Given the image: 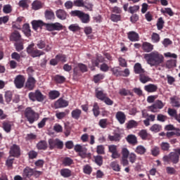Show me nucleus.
<instances>
[{
	"label": "nucleus",
	"instance_id": "nucleus-38",
	"mask_svg": "<svg viewBox=\"0 0 180 180\" xmlns=\"http://www.w3.org/2000/svg\"><path fill=\"white\" fill-rule=\"evenodd\" d=\"M32 6L34 11H39V9H41V8H43V4L39 1H34L32 4Z\"/></svg>",
	"mask_w": 180,
	"mask_h": 180
},
{
	"label": "nucleus",
	"instance_id": "nucleus-28",
	"mask_svg": "<svg viewBox=\"0 0 180 180\" xmlns=\"http://www.w3.org/2000/svg\"><path fill=\"white\" fill-rule=\"evenodd\" d=\"M127 141L129 143V144H132V146H136L137 144V137L136 135L130 134L128 135L126 138Z\"/></svg>",
	"mask_w": 180,
	"mask_h": 180
},
{
	"label": "nucleus",
	"instance_id": "nucleus-59",
	"mask_svg": "<svg viewBox=\"0 0 180 180\" xmlns=\"http://www.w3.org/2000/svg\"><path fill=\"white\" fill-rule=\"evenodd\" d=\"M87 151L88 149L86 148H84L83 150L79 152V157H81V158H86V157H88V154H86Z\"/></svg>",
	"mask_w": 180,
	"mask_h": 180
},
{
	"label": "nucleus",
	"instance_id": "nucleus-54",
	"mask_svg": "<svg viewBox=\"0 0 180 180\" xmlns=\"http://www.w3.org/2000/svg\"><path fill=\"white\" fill-rule=\"evenodd\" d=\"M98 126L101 129H106L108 127V119H101L99 120Z\"/></svg>",
	"mask_w": 180,
	"mask_h": 180
},
{
	"label": "nucleus",
	"instance_id": "nucleus-1",
	"mask_svg": "<svg viewBox=\"0 0 180 180\" xmlns=\"http://www.w3.org/2000/svg\"><path fill=\"white\" fill-rule=\"evenodd\" d=\"M143 57L150 67H158L164 63V56L157 51L146 53Z\"/></svg>",
	"mask_w": 180,
	"mask_h": 180
},
{
	"label": "nucleus",
	"instance_id": "nucleus-5",
	"mask_svg": "<svg viewBox=\"0 0 180 180\" xmlns=\"http://www.w3.org/2000/svg\"><path fill=\"white\" fill-rule=\"evenodd\" d=\"M45 27L48 32H54V30L60 32V30L64 29V26L60 22L46 23L45 24Z\"/></svg>",
	"mask_w": 180,
	"mask_h": 180
},
{
	"label": "nucleus",
	"instance_id": "nucleus-6",
	"mask_svg": "<svg viewBox=\"0 0 180 180\" xmlns=\"http://www.w3.org/2000/svg\"><path fill=\"white\" fill-rule=\"evenodd\" d=\"M25 117L32 124V123H34V120L36 119V112L32 109V108L28 107L25 110Z\"/></svg>",
	"mask_w": 180,
	"mask_h": 180
},
{
	"label": "nucleus",
	"instance_id": "nucleus-57",
	"mask_svg": "<svg viewBox=\"0 0 180 180\" xmlns=\"http://www.w3.org/2000/svg\"><path fill=\"white\" fill-rule=\"evenodd\" d=\"M75 6H77L78 8H84L85 6V1L84 0H76L74 1Z\"/></svg>",
	"mask_w": 180,
	"mask_h": 180
},
{
	"label": "nucleus",
	"instance_id": "nucleus-13",
	"mask_svg": "<svg viewBox=\"0 0 180 180\" xmlns=\"http://www.w3.org/2000/svg\"><path fill=\"white\" fill-rule=\"evenodd\" d=\"M127 36L130 41H139L140 40V35L135 31L128 32Z\"/></svg>",
	"mask_w": 180,
	"mask_h": 180
},
{
	"label": "nucleus",
	"instance_id": "nucleus-43",
	"mask_svg": "<svg viewBox=\"0 0 180 180\" xmlns=\"http://www.w3.org/2000/svg\"><path fill=\"white\" fill-rule=\"evenodd\" d=\"M110 166L111 167L112 169H113V171H116V172H120V165H119V162L116 161L112 162Z\"/></svg>",
	"mask_w": 180,
	"mask_h": 180
},
{
	"label": "nucleus",
	"instance_id": "nucleus-15",
	"mask_svg": "<svg viewBox=\"0 0 180 180\" xmlns=\"http://www.w3.org/2000/svg\"><path fill=\"white\" fill-rule=\"evenodd\" d=\"M115 117L120 124H124V123L126 122V115H124V112L122 111H118L116 113Z\"/></svg>",
	"mask_w": 180,
	"mask_h": 180
},
{
	"label": "nucleus",
	"instance_id": "nucleus-53",
	"mask_svg": "<svg viewBox=\"0 0 180 180\" xmlns=\"http://www.w3.org/2000/svg\"><path fill=\"white\" fill-rule=\"evenodd\" d=\"M127 160H129V162H131V164H134V162H136V161H137V155H136L134 153H131L129 155V157L127 158Z\"/></svg>",
	"mask_w": 180,
	"mask_h": 180
},
{
	"label": "nucleus",
	"instance_id": "nucleus-3",
	"mask_svg": "<svg viewBox=\"0 0 180 180\" xmlns=\"http://www.w3.org/2000/svg\"><path fill=\"white\" fill-rule=\"evenodd\" d=\"M30 101L32 102H43L44 101V95L40 90H36L34 92H30L28 94Z\"/></svg>",
	"mask_w": 180,
	"mask_h": 180
},
{
	"label": "nucleus",
	"instance_id": "nucleus-14",
	"mask_svg": "<svg viewBox=\"0 0 180 180\" xmlns=\"http://www.w3.org/2000/svg\"><path fill=\"white\" fill-rule=\"evenodd\" d=\"M56 15L60 20H65L68 16V13L65 10L58 9L56 11Z\"/></svg>",
	"mask_w": 180,
	"mask_h": 180
},
{
	"label": "nucleus",
	"instance_id": "nucleus-34",
	"mask_svg": "<svg viewBox=\"0 0 180 180\" xmlns=\"http://www.w3.org/2000/svg\"><path fill=\"white\" fill-rule=\"evenodd\" d=\"M49 99L54 101V99H57L60 96V91L53 90L49 93Z\"/></svg>",
	"mask_w": 180,
	"mask_h": 180
},
{
	"label": "nucleus",
	"instance_id": "nucleus-63",
	"mask_svg": "<svg viewBox=\"0 0 180 180\" xmlns=\"http://www.w3.org/2000/svg\"><path fill=\"white\" fill-rule=\"evenodd\" d=\"M151 39L153 40V43H158V41H160V34L153 32L151 36Z\"/></svg>",
	"mask_w": 180,
	"mask_h": 180
},
{
	"label": "nucleus",
	"instance_id": "nucleus-26",
	"mask_svg": "<svg viewBox=\"0 0 180 180\" xmlns=\"http://www.w3.org/2000/svg\"><path fill=\"white\" fill-rule=\"evenodd\" d=\"M110 71L114 77H122L123 75V70H121L120 67L112 68Z\"/></svg>",
	"mask_w": 180,
	"mask_h": 180
},
{
	"label": "nucleus",
	"instance_id": "nucleus-40",
	"mask_svg": "<svg viewBox=\"0 0 180 180\" xmlns=\"http://www.w3.org/2000/svg\"><path fill=\"white\" fill-rule=\"evenodd\" d=\"M166 68H174V67H176V60H169L165 63Z\"/></svg>",
	"mask_w": 180,
	"mask_h": 180
},
{
	"label": "nucleus",
	"instance_id": "nucleus-29",
	"mask_svg": "<svg viewBox=\"0 0 180 180\" xmlns=\"http://www.w3.org/2000/svg\"><path fill=\"white\" fill-rule=\"evenodd\" d=\"M3 129L6 133H11L12 130V124L9 121H4L2 124Z\"/></svg>",
	"mask_w": 180,
	"mask_h": 180
},
{
	"label": "nucleus",
	"instance_id": "nucleus-41",
	"mask_svg": "<svg viewBox=\"0 0 180 180\" xmlns=\"http://www.w3.org/2000/svg\"><path fill=\"white\" fill-rule=\"evenodd\" d=\"M165 23V21H164V19H162V17H160L158 19V22L156 24L158 30H162V29H164Z\"/></svg>",
	"mask_w": 180,
	"mask_h": 180
},
{
	"label": "nucleus",
	"instance_id": "nucleus-45",
	"mask_svg": "<svg viewBox=\"0 0 180 180\" xmlns=\"http://www.w3.org/2000/svg\"><path fill=\"white\" fill-rule=\"evenodd\" d=\"M94 161L98 167H102V165H103V157L101 155L94 156Z\"/></svg>",
	"mask_w": 180,
	"mask_h": 180
},
{
	"label": "nucleus",
	"instance_id": "nucleus-39",
	"mask_svg": "<svg viewBox=\"0 0 180 180\" xmlns=\"http://www.w3.org/2000/svg\"><path fill=\"white\" fill-rule=\"evenodd\" d=\"M92 111L95 117H98V116L101 115V111L99 110V105H98V103H94Z\"/></svg>",
	"mask_w": 180,
	"mask_h": 180
},
{
	"label": "nucleus",
	"instance_id": "nucleus-42",
	"mask_svg": "<svg viewBox=\"0 0 180 180\" xmlns=\"http://www.w3.org/2000/svg\"><path fill=\"white\" fill-rule=\"evenodd\" d=\"M167 113L169 116H171V117H174L175 120H176V118L178 116H179V114L177 113L176 110L172 108H168Z\"/></svg>",
	"mask_w": 180,
	"mask_h": 180
},
{
	"label": "nucleus",
	"instance_id": "nucleus-55",
	"mask_svg": "<svg viewBox=\"0 0 180 180\" xmlns=\"http://www.w3.org/2000/svg\"><path fill=\"white\" fill-rule=\"evenodd\" d=\"M69 30H70V32H78L79 30H81V27H79L78 25L77 24H72L68 27Z\"/></svg>",
	"mask_w": 180,
	"mask_h": 180
},
{
	"label": "nucleus",
	"instance_id": "nucleus-8",
	"mask_svg": "<svg viewBox=\"0 0 180 180\" xmlns=\"http://www.w3.org/2000/svg\"><path fill=\"white\" fill-rule=\"evenodd\" d=\"M122 159H121V164L123 167H127L129 165V160H127L128 157L130 155V152L129 149L127 148H124L122 150Z\"/></svg>",
	"mask_w": 180,
	"mask_h": 180
},
{
	"label": "nucleus",
	"instance_id": "nucleus-61",
	"mask_svg": "<svg viewBox=\"0 0 180 180\" xmlns=\"http://www.w3.org/2000/svg\"><path fill=\"white\" fill-rule=\"evenodd\" d=\"M105 78V76L102 74H98L94 77V81L95 84H98V82Z\"/></svg>",
	"mask_w": 180,
	"mask_h": 180
},
{
	"label": "nucleus",
	"instance_id": "nucleus-47",
	"mask_svg": "<svg viewBox=\"0 0 180 180\" xmlns=\"http://www.w3.org/2000/svg\"><path fill=\"white\" fill-rule=\"evenodd\" d=\"M79 19L82 21V23H89V14L83 12V13H82V17H80Z\"/></svg>",
	"mask_w": 180,
	"mask_h": 180
},
{
	"label": "nucleus",
	"instance_id": "nucleus-51",
	"mask_svg": "<svg viewBox=\"0 0 180 180\" xmlns=\"http://www.w3.org/2000/svg\"><path fill=\"white\" fill-rule=\"evenodd\" d=\"M12 96H13L12 91H6L4 98L7 103H10L11 102Z\"/></svg>",
	"mask_w": 180,
	"mask_h": 180
},
{
	"label": "nucleus",
	"instance_id": "nucleus-31",
	"mask_svg": "<svg viewBox=\"0 0 180 180\" xmlns=\"http://www.w3.org/2000/svg\"><path fill=\"white\" fill-rule=\"evenodd\" d=\"M139 81L141 84H147V82H150V81H151V78L146 75V73H142L139 75Z\"/></svg>",
	"mask_w": 180,
	"mask_h": 180
},
{
	"label": "nucleus",
	"instance_id": "nucleus-27",
	"mask_svg": "<svg viewBox=\"0 0 180 180\" xmlns=\"http://www.w3.org/2000/svg\"><path fill=\"white\" fill-rule=\"evenodd\" d=\"M125 125L127 130H131V129H136L137 126H139V122H137L136 120H131L128 121Z\"/></svg>",
	"mask_w": 180,
	"mask_h": 180
},
{
	"label": "nucleus",
	"instance_id": "nucleus-19",
	"mask_svg": "<svg viewBox=\"0 0 180 180\" xmlns=\"http://www.w3.org/2000/svg\"><path fill=\"white\" fill-rule=\"evenodd\" d=\"M60 174L63 178H70V176H72V171L68 168H63L60 169Z\"/></svg>",
	"mask_w": 180,
	"mask_h": 180
},
{
	"label": "nucleus",
	"instance_id": "nucleus-52",
	"mask_svg": "<svg viewBox=\"0 0 180 180\" xmlns=\"http://www.w3.org/2000/svg\"><path fill=\"white\" fill-rule=\"evenodd\" d=\"M171 146L168 142H162L160 143V148L162 151H169Z\"/></svg>",
	"mask_w": 180,
	"mask_h": 180
},
{
	"label": "nucleus",
	"instance_id": "nucleus-7",
	"mask_svg": "<svg viewBox=\"0 0 180 180\" xmlns=\"http://www.w3.org/2000/svg\"><path fill=\"white\" fill-rule=\"evenodd\" d=\"M25 81H26V79L25 78V76L22 75H17L14 79V84L15 85V87L18 89H22V88L25 86Z\"/></svg>",
	"mask_w": 180,
	"mask_h": 180
},
{
	"label": "nucleus",
	"instance_id": "nucleus-46",
	"mask_svg": "<svg viewBox=\"0 0 180 180\" xmlns=\"http://www.w3.org/2000/svg\"><path fill=\"white\" fill-rule=\"evenodd\" d=\"M84 12L81 11L79 10H75V11H72L70 12V15L72 16L73 18H79V19H80V18L82 17V13Z\"/></svg>",
	"mask_w": 180,
	"mask_h": 180
},
{
	"label": "nucleus",
	"instance_id": "nucleus-9",
	"mask_svg": "<svg viewBox=\"0 0 180 180\" xmlns=\"http://www.w3.org/2000/svg\"><path fill=\"white\" fill-rule=\"evenodd\" d=\"M36 79L32 76L28 77L27 82H25V89L28 91H33L36 86Z\"/></svg>",
	"mask_w": 180,
	"mask_h": 180
},
{
	"label": "nucleus",
	"instance_id": "nucleus-25",
	"mask_svg": "<svg viewBox=\"0 0 180 180\" xmlns=\"http://www.w3.org/2000/svg\"><path fill=\"white\" fill-rule=\"evenodd\" d=\"M95 92L96 98H97V99H99V101H101L102 102L108 96V94L103 93V90H98V89H96L95 90Z\"/></svg>",
	"mask_w": 180,
	"mask_h": 180
},
{
	"label": "nucleus",
	"instance_id": "nucleus-44",
	"mask_svg": "<svg viewBox=\"0 0 180 180\" xmlns=\"http://www.w3.org/2000/svg\"><path fill=\"white\" fill-rule=\"evenodd\" d=\"M150 131H154V133H158L162 130V127L158 124H155L150 128Z\"/></svg>",
	"mask_w": 180,
	"mask_h": 180
},
{
	"label": "nucleus",
	"instance_id": "nucleus-22",
	"mask_svg": "<svg viewBox=\"0 0 180 180\" xmlns=\"http://www.w3.org/2000/svg\"><path fill=\"white\" fill-rule=\"evenodd\" d=\"M81 115H82V110H79V108H76L71 112V117L75 120H79Z\"/></svg>",
	"mask_w": 180,
	"mask_h": 180
},
{
	"label": "nucleus",
	"instance_id": "nucleus-37",
	"mask_svg": "<svg viewBox=\"0 0 180 180\" xmlns=\"http://www.w3.org/2000/svg\"><path fill=\"white\" fill-rule=\"evenodd\" d=\"M53 79L56 84H64V82H65V78L64 76L60 75H55Z\"/></svg>",
	"mask_w": 180,
	"mask_h": 180
},
{
	"label": "nucleus",
	"instance_id": "nucleus-56",
	"mask_svg": "<svg viewBox=\"0 0 180 180\" xmlns=\"http://www.w3.org/2000/svg\"><path fill=\"white\" fill-rule=\"evenodd\" d=\"M56 58L58 61H61V63H67V56L60 53L56 55Z\"/></svg>",
	"mask_w": 180,
	"mask_h": 180
},
{
	"label": "nucleus",
	"instance_id": "nucleus-21",
	"mask_svg": "<svg viewBox=\"0 0 180 180\" xmlns=\"http://www.w3.org/2000/svg\"><path fill=\"white\" fill-rule=\"evenodd\" d=\"M45 19L46 20H54L56 19V15L53 10H46L44 13Z\"/></svg>",
	"mask_w": 180,
	"mask_h": 180
},
{
	"label": "nucleus",
	"instance_id": "nucleus-11",
	"mask_svg": "<svg viewBox=\"0 0 180 180\" xmlns=\"http://www.w3.org/2000/svg\"><path fill=\"white\" fill-rule=\"evenodd\" d=\"M69 102L63 98L58 99L54 103L55 109H62L63 108H67L68 106Z\"/></svg>",
	"mask_w": 180,
	"mask_h": 180
},
{
	"label": "nucleus",
	"instance_id": "nucleus-24",
	"mask_svg": "<svg viewBox=\"0 0 180 180\" xmlns=\"http://www.w3.org/2000/svg\"><path fill=\"white\" fill-rule=\"evenodd\" d=\"M32 28L34 29V30H37V29H39V27H43V26H46V23L44 22L41 20H33L32 22Z\"/></svg>",
	"mask_w": 180,
	"mask_h": 180
},
{
	"label": "nucleus",
	"instance_id": "nucleus-20",
	"mask_svg": "<svg viewBox=\"0 0 180 180\" xmlns=\"http://www.w3.org/2000/svg\"><path fill=\"white\" fill-rule=\"evenodd\" d=\"M138 135L141 137V140H150V138L151 137V135L148 134L147 129H141L138 133Z\"/></svg>",
	"mask_w": 180,
	"mask_h": 180
},
{
	"label": "nucleus",
	"instance_id": "nucleus-23",
	"mask_svg": "<svg viewBox=\"0 0 180 180\" xmlns=\"http://www.w3.org/2000/svg\"><path fill=\"white\" fill-rule=\"evenodd\" d=\"M142 49L146 53H150L154 49V45L146 41L143 43Z\"/></svg>",
	"mask_w": 180,
	"mask_h": 180
},
{
	"label": "nucleus",
	"instance_id": "nucleus-35",
	"mask_svg": "<svg viewBox=\"0 0 180 180\" xmlns=\"http://www.w3.org/2000/svg\"><path fill=\"white\" fill-rule=\"evenodd\" d=\"M108 139L110 141H120L122 136L119 133H115L114 135H109Z\"/></svg>",
	"mask_w": 180,
	"mask_h": 180
},
{
	"label": "nucleus",
	"instance_id": "nucleus-30",
	"mask_svg": "<svg viewBox=\"0 0 180 180\" xmlns=\"http://www.w3.org/2000/svg\"><path fill=\"white\" fill-rule=\"evenodd\" d=\"M135 153L139 155H144L147 153V149L143 146L139 145L136 148Z\"/></svg>",
	"mask_w": 180,
	"mask_h": 180
},
{
	"label": "nucleus",
	"instance_id": "nucleus-32",
	"mask_svg": "<svg viewBox=\"0 0 180 180\" xmlns=\"http://www.w3.org/2000/svg\"><path fill=\"white\" fill-rule=\"evenodd\" d=\"M22 39V36L20 35V33L18 31H14L11 34V40L13 41H19Z\"/></svg>",
	"mask_w": 180,
	"mask_h": 180
},
{
	"label": "nucleus",
	"instance_id": "nucleus-62",
	"mask_svg": "<svg viewBox=\"0 0 180 180\" xmlns=\"http://www.w3.org/2000/svg\"><path fill=\"white\" fill-rule=\"evenodd\" d=\"M96 153L100 155L105 154V147L103 145H99L97 146Z\"/></svg>",
	"mask_w": 180,
	"mask_h": 180
},
{
	"label": "nucleus",
	"instance_id": "nucleus-48",
	"mask_svg": "<svg viewBox=\"0 0 180 180\" xmlns=\"http://www.w3.org/2000/svg\"><path fill=\"white\" fill-rule=\"evenodd\" d=\"M31 56L33 57V58L36 57H40V56H44V52L42 51H40L39 49H34L32 53H30Z\"/></svg>",
	"mask_w": 180,
	"mask_h": 180
},
{
	"label": "nucleus",
	"instance_id": "nucleus-12",
	"mask_svg": "<svg viewBox=\"0 0 180 180\" xmlns=\"http://www.w3.org/2000/svg\"><path fill=\"white\" fill-rule=\"evenodd\" d=\"M9 154L11 157H20V147L16 144H13L9 151Z\"/></svg>",
	"mask_w": 180,
	"mask_h": 180
},
{
	"label": "nucleus",
	"instance_id": "nucleus-58",
	"mask_svg": "<svg viewBox=\"0 0 180 180\" xmlns=\"http://www.w3.org/2000/svg\"><path fill=\"white\" fill-rule=\"evenodd\" d=\"M83 171L86 175H91L92 174V167L89 165H86L84 167Z\"/></svg>",
	"mask_w": 180,
	"mask_h": 180
},
{
	"label": "nucleus",
	"instance_id": "nucleus-2",
	"mask_svg": "<svg viewBox=\"0 0 180 180\" xmlns=\"http://www.w3.org/2000/svg\"><path fill=\"white\" fill-rule=\"evenodd\" d=\"M180 148L174 149V152H171L168 155H165L162 158L164 162H172L178 164L179 162Z\"/></svg>",
	"mask_w": 180,
	"mask_h": 180
},
{
	"label": "nucleus",
	"instance_id": "nucleus-50",
	"mask_svg": "<svg viewBox=\"0 0 180 180\" xmlns=\"http://www.w3.org/2000/svg\"><path fill=\"white\" fill-rule=\"evenodd\" d=\"M15 161V158H8L6 160V165L8 168V169H13V162Z\"/></svg>",
	"mask_w": 180,
	"mask_h": 180
},
{
	"label": "nucleus",
	"instance_id": "nucleus-36",
	"mask_svg": "<svg viewBox=\"0 0 180 180\" xmlns=\"http://www.w3.org/2000/svg\"><path fill=\"white\" fill-rule=\"evenodd\" d=\"M37 148L38 150H47V142L46 141H40L37 144Z\"/></svg>",
	"mask_w": 180,
	"mask_h": 180
},
{
	"label": "nucleus",
	"instance_id": "nucleus-4",
	"mask_svg": "<svg viewBox=\"0 0 180 180\" xmlns=\"http://www.w3.org/2000/svg\"><path fill=\"white\" fill-rule=\"evenodd\" d=\"M49 148L50 150H53L54 148H58L59 150H63L64 148V143L63 141H60L58 139H51L49 140Z\"/></svg>",
	"mask_w": 180,
	"mask_h": 180
},
{
	"label": "nucleus",
	"instance_id": "nucleus-64",
	"mask_svg": "<svg viewBox=\"0 0 180 180\" xmlns=\"http://www.w3.org/2000/svg\"><path fill=\"white\" fill-rule=\"evenodd\" d=\"M110 19L112 22H119V20H120L121 17H120V15L111 14Z\"/></svg>",
	"mask_w": 180,
	"mask_h": 180
},
{
	"label": "nucleus",
	"instance_id": "nucleus-33",
	"mask_svg": "<svg viewBox=\"0 0 180 180\" xmlns=\"http://www.w3.org/2000/svg\"><path fill=\"white\" fill-rule=\"evenodd\" d=\"M74 160L69 157L64 158L62 160V164L64 167H70L72 165Z\"/></svg>",
	"mask_w": 180,
	"mask_h": 180
},
{
	"label": "nucleus",
	"instance_id": "nucleus-18",
	"mask_svg": "<svg viewBox=\"0 0 180 180\" xmlns=\"http://www.w3.org/2000/svg\"><path fill=\"white\" fill-rule=\"evenodd\" d=\"M144 90L146 92H149V93L157 92V91L158 90V86H157L154 84H149L144 86Z\"/></svg>",
	"mask_w": 180,
	"mask_h": 180
},
{
	"label": "nucleus",
	"instance_id": "nucleus-49",
	"mask_svg": "<svg viewBox=\"0 0 180 180\" xmlns=\"http://www.w3.org/2000/svg\"><path fill=\"white\" fill-rule=\"evenodd\" d=\"M150 151L153 157H158L160 155V150L158 146H153Z\"/></svg>",
	"mask_w": 180,
	"mask_h": 180
},
{
	"label": "nucleus",
	"instance_id": "nucleus-17",
	"mask_svg": "<svg viewBox=\"0 0 180 180\" xmlns=\"http://www.w3.org/2000/svg\"><path fill=\"white\" fill-rule=\"evenodd\" d=\"M34 169H32L30 167H26L22 171L23 178H32L33 176V171Z\"/></svg>",
	"mask_w": 180,
	"mask_h": 180
},
{
	"label": "nucleus",
	"instance_id": "nucleus-10",
	"mask_svg": "<svg viewBox=\"0 0 180 180\" xmlns=\"http://www.w3.org/2000/svg\"><path fill=\"white\" fill-rule=\"evenodd\" d=\"M164 106L165 105L162 101L157 100L152 105L148 107V109H149L150 112H153V113H155V112H157V109H162Z\"/></svg>",
	"mask_w": 180,
	"mask_h": 180
},
{
	"label": "nucleus",
	"instance_id": "nucleus-16",
	"mask_svg": "<svg viewBox=\"0 0 180 180\" xmlns=\"http://www.w3.org/2000/svg\"><path fill=\"white\" fill-rule=\"evenodd\" d=\"M134 72L141 75V74H146V70L143 68L140 63H136L134 66Z\"/></svg>",
	"mask_w": 180,
	"mask_h": 180
},
{
	"label": "nucleus",
	"instance_id": "nucleus-60",
	"mask_svg": "<svg viewBox=\"0 0 180 180\" xmlns=\"http://www.w3.org/2000/svg\"><path fill=\"white\" fill-rule=\"evenodd\" d=\"M139 9H140L139 6H130L128 9V12H129V13L133 14V13H136V12H137Z\"/></svg>",
	"mask_w": 180,
	"mask_h": 180
}]
</instances>
